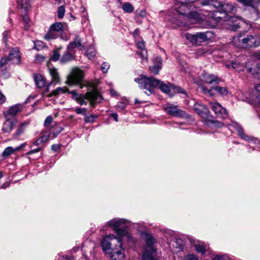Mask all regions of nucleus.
I'll list each match as a JSON object with an SVG mask.
<instances>
[{
  "label": "nucleus",
  "instance_id": "1",
  "mask_svg": "<svg viewBox=\"0 0 260 260\" xmlns=\"http://www.w3.org/2000/svg\"><path fill=\"white\" fill-rule=\"evenodd\" d=\"M129 223V221L124 219H113L108 222L107 224L112 228L118 236L109 235L105 237L102 241V248L104 251H109L112 260H125L124 248L122 247V238L126 237L128 241L133 240L127 231L120 227L123 224Z\"/></svg>",
  "mask_w": 260,
  "mask_h": 260
},
{
  "label": "nucleus",
  "instance_id": "2",
  "mask_svg": "<svg viewBox=\"0 0 260 260\" xmlns=\"http://www.w3.org/2000/svg\"><path fill=\"white\" fill-rule=\"evenodd\" d=\"M186 8V5L182 4L180 6L179 10L177 11L178 13L177 19L173 20V22L176 23L178 26H188L191 24L205 21V17H202L201 15L198 12H191L189 14L181 12V10H184Z\"/></svg>",
  "mask_w": 260,
  "mask_h": 260
},
{
  "label": "nucleus",
  "instance_id": "3",
  "mask_svg": "<svg viewBox=\"0 0 260 260\" xmlns=\"http://www.w3.org/2000/svg\"><path fill=\"white\" fill-rule=\"evenodd\" d=\"M194 111L203 119V121L208 126L213 125L215 127H221L223 123L214 120L210 115L208 108L201 103H197L193 106Z\"/></svg>",
  "mask_w": 260,
  "mask_h": 260
},
{
  "label": "nucleus",
  "instance_id": "4",
  "mask_svg": "<svg viewBox=\"0 0 260 260\" xmlns=\"http://www.w3.org/2000/svg\"><path fill=\"white\" fill-rule=\"evenodd\" d=\"M72 94V99L78 103L80 106L86 105V100H88L91 105L96 101H100L102 99L101 95L95 90L90 92H87L85 94H80L76 90L69 91Z\"/></svg>",
  "mask_w": 260,
  "mask_h": 260
},
{
  "label": "nucleus",
  "instance_id": "5",
  "mask_svg": "<svg viewBox=\"0 0 260 260\" xmlns=\"http://www.w3.org/2000/svg\"><path fill=\"white\" fill-rule=\"evenodd\" d=\"M224 15V13L219 11L218 10L214 12L207 11L203 14L207 25L212 28L225 24V22L227 21L225 17H223Z\"/></svg>",
  "mask_w": 260,
  "mask_h": 260
},
{
  "label": "nucleus",
  "instance_id": "6",
  "mask_svg": "<svg viewBox=\"0 0 260 260\" xmlns=\"http://www.w3.org/2000/svg\"><path fill=\"white\" fill-rule=\"evenodd\" d=\"M201 3L204 6H212L217 9L219 11L224 13L225 15L223 17H225V19L228 22L229 24L231 22H233L234 18L230 17L228 15L229 13L233 12L235 9V7L232 4L229 3L222 4L217 1L209 0L201 2Z\"/></svg>",
  "mask_w": 260,
  "mask_h": 260
},
{
  "label": "nucleus",
  "instance_id": "7",
  "mask_svg": "<svg viewBox=\"0 0 260 260\" xmlns=\"http://www.w3.org/2000/svg\"><path fill=\"white\" fill-rule=\"evenodd\" d=\"M134 80L139 84L141 88L147 90L145 92L148 95H150L153 92L154 88L157 87L159 83V80H156L153 77L142 76L140 78H135Z\"/></svg>",
  "mask_w": 260,
  "mask_h": 260
},
{
  "label": "nucleus",
  "instance_id": "8",
  "mask_svg": "<svg viewBox=\"0 0 260 260\" xmlns=\"http://www.w3.org/2000/svg\"><path fill=\"white\" fill-rule=\"evenodd\" d=\"M83 71L75 68L72 69L71 74L68 76L66 83L69 85H80V88L89 85V83L83 81Z\"/></svg>",
  "mask_w": 260,
  "mask_h": 260
},
{
  "label": "nucleus",
  "instance_id": "9",
  "mask_svg": "<svg viewBox=\"0 0 260 260\" xmlns=\"http://www.w3.org/2000/svg\"><path fill=\"white\" fill-rule=\"evenodd\" d=\"M238 40L244 48L256 47L260 45V37L256 34L240 36Z\"/></svg>",
  "mask_w": 260,
  "mask_h": 260
},
{
  "label": "nucleus",
  "instance_id": "10",
  "mask_svg": "<svg viewBox=\"0 0 260 260\" xmlns=\"http://www.w3.org/2000/svg\"><path fill=\"white\" fill-rule=\"evenodd\" d=\"M185 38L191 44L200 45L202 42L207 40L206 33L198 32L196 34L186 33L185 35Z\"/></svg>",
  "mask_w": 260,
  "mask_h": 260
},
{
  "label": "nucleus",
  "instance_id": "11",
  "mask_svg": "<svg viewBox=\"0 0 260 260\" xmlns=\"http://www.w3.org/2000/svg\"><path fill=\"white\" fill-rule=\"evenodd\" d=\"M209 105L217 117L222 119H225L227 117L228 113L226 109L219 103L217 102H210Z\"/></svg>",
  "mask_w": 260,
  "mask_h": 260
},
{
  "label": "nucleus",
  "instance_id": "12",
  "mask_svg": "<svg viewBox=\"0 0 260 260\" xmlns=\"http://www.w3.org/2000/svg\"><path fill=\"white\" fill-rule=\"evenodd\" d=\"M164 110L169 114L172 116H178V117H185L186 116V113L178 109L177 106H175L173 104L168 103L167 104L164 108Z\"/></svg>",
  "mask_w": 260,
  "mask_h": 260
},
{
  "label": "nucleus",
  "instance_id": "13",
  "mask_svg": "<svg viewBox=\"0 0 260 260\" xmlns=\"http://www.w3.org/2000/svg\"><path fill=\"white\" fill-rule=\"evenodd\" d=\"M22 106L20 104H16L11 107L8 110L4 112L6 119H10L11 117L15 116L18 113L22 111Z\"/></svg>",
  "mask_w": 260,
  "mask_h": 260
},
{
  "label": "nucleus",
  "instance_id": "14",
  "mask_svg": "<svg viewBox=\"0 0 260 260\" xmlns=\"http://www.w3.org/2000/svg\"><path fill=\"white\" fill-rule=\"evenodd\" d=\"M203 90L206 93H209L210 95H213L214 93L213 92V91L216 92L217 93H218L222 96L227 95L229 93V91L227 89V88L225 87H215L214 88H211L210 89H207L204 87H203Z\"/></svg>",
  "mask_w": 260,
  "mask_h": 260
},
{
  "label": "nucleus",
  "instance_id": "15",
  "mask_svg": "<svg viewBox=\"0 0 260 260\" xmlns=\"http://www.w3.org/2000/svg\"><path fill=\"white\" fill-rule=\"evenodd\" d=\"M20 58V52L18 48H14L10 51L9 56V60L13 64L19 63Z\"/></svg>",
  "mask_w": 260,
  "mask_h": 260
},
{
  "label": "nucleus",
  "instance_id": "16",
  "mask_svg": "<svg viewBox=\"0 0 260 260\" xmlns=\"http://www.w3.org/2000/svg\"><path fill=\"white\" fill-rule=\"evenodd\" d=\"M154 65L149 67L150 72L154 74H158L161 68L162 60L160 57L157 56L153 60Z\"/></svg>",
  "mask_w": 260,
  "mask_h": 260
},
{
  "label": "nucleus",
  "instance_id": "17",
  "mask_svg": "<svg viewBox=\"0 0 260 260\" xmlns=\"http://www.w3.org/2000/svg\"><path fill=\"white\" fill-rule=\"evenodd\" d=\"M203 81L206 83L211 84L213 83L218 84L220 79L217 76L209 74H205L203 75Z\"/></svg>",
  "mask_w": 260,
  "mask_h": 260
},
{
  "label": "nucleus",
  "instance_id": "18",
  "mask_svg": "<svg viewBox=\"0 0 260 260\" xmlns=\"http://www.w3.org/2000/svg\"><path fill=\"white\" fill-rule=\"evenodd\" d=\"M17 122V120L10 121L9 119H7L3 125L2 131L3 133L9 134Z\"/></svg>",
  "mask_w": 260,
  "mask_h": 260
},
{
  "label": "nucleus",
  "instance_id": "19",
  "mask_svg": "<svg viewBox=\"0 0 260 260\" xmlns=\"http://www.w3.org/2000/svg\"><path fill=\"white\" fill-rule=\"evenodd\" d=\"M145 241L146 245L145 250L148 249L149 251H155L153 247L155 240L151 235L146 234L145 235Z\"/></svg>",
  "mask_w": 260,
  "mask_h": 260
},
{
  "label": "nucleus",
  "instance_id": "20",
  "mask_svg": "<svg viewBox=\"0 0 260 260\" xmlns=\"http://www.w3.org/2000/svg\"><path fill=\"white\" fill-rule=\"evenodd\" d=\"M28 125V122L26 121H24L19 123L17 128L16 132L14 135V137L15 138H17L18 137L23 134Z\"/></svg>",
  "mask_w": 260,
  "mask_h": 260
},
{
  "label": "nucleus",
  "instance_id": "21",
  "mask_svg": "<svg viewBox=\"0 0 260 260\" xmlns=\"http://www.w3.org/2000/svg\"><path fill=\"white\" fill-rule=\"evenodd\" d=\"M83 47L81 43V40L79 36H76L74 40L71 42L68 46V49L69 50H73L76 48Z\"/></svg>",
  "mask_w": 260,
  "mask_h": 260
},
{
  "label": "nucleus",
  "instance_id": "22",
  "mask_svg": "<svg viewBox=\"0 0 260 260\" xmlns=\"http://www.w3.org/2000/svg\"><path fill=\"white\" fill-rule=\"evenodd\" d=\"M156 251L144 250L142 260H156Z\"/></svg>",
  "mask_w": 260,
  "mask_h": 260
},
{
  "label": "nucleus",
  "instance_id": "23",
  "mask_svg": "<svg viewBox=\"0 0 260 260\" xmlns=\"http://www.w3.org/2000/svg\"><path fill=\"white\" fill-rule=\"evenodd\" d=\"M233 125L236 128L239 135L243 139L246 140V141H249L250 140V138L248 136H247V135L244 134L243 129L240 125H239L237 123L234 122Z\"/></svg>",
  "mask_w": 260,
  "mask_h": 260
},
{
  "label": "nucleus",
  "instance_id": "24",
  "mask_svg": "<svg viewBox=\"0 0 260 260\" xmlns=\"http://www.w3.org/2000/svg\"><path fill=\"white\" fill-rule=\"evenodd\" d=\"M193 246L197 252L202 254L205 253V252L208 250V246L205 245L203 243H199L194 244Z\"/></svg>",
  "mask_w": 260,
  "mask_h": 260
},
{
  "label": "nucleus",
  "instance_id": "25",
  "mask_svg": "<svg viewBox=\"0 0 260 260\" xmlns=\"http://www.w3.org/2000/svg\"><path fill=\"white\" fill-rule=\"evenodd\" d=\"M248 71L251 73L254 77L260 79V66L258 65L255 66L254 68H249Z\"/></svg>",
  "mask_w": 260,
  "mask_h": 260
},
{
  "label": "nucleus",
  "instance_id": "26",
  "mask_svg": "<svg viewBox=\"0 0 260 260\" xmlns=\"http://www.w3.org/2000/svg\"><path fill=\"white\" fill-rule=\"evenodd\" d=\"M36 84L39 88H42L45 85V80L44 77L40 75H37L35 77Z\"/></svg>",
  "mask_w": 260,
  "mask_h": 260
},
{
  "label": "nucleus",
  "instance_id": "27",
  "mask_svg": "<svg viewBox=\"0 0 260 260\" xmlns=\"http://www.w3.org/2000/svg\"><path fill=\"white\" fill-rule=\"evenodd\" d=\"M49 72L52 79L51 83L48 85V86H50L53 82H58L59 80L58 74L55 68L49 69Z\"/></svg>",
  "mask_w": 260,
  "mask_h": 260
},
{
  "label": "nucleus",
  "instance_id": "28",
  "mask_svg": "<svg viewBox=\"0 0 260 260\" xmlns=\"http://www.w3.org/2000/svg\"><path fill=\"white\" fill-rule=\"evenodd\" d=\"M58 36L54 30L50 28L47 33L45 35L44 39L46 40L49 41L50 40L56 39Z\"/></svg>",
  "mask_w": 260,
  "mask_h": 260
},
{
  "label": "nucleus",
  "instance_id": "29",
  "mask_svg": "<svg viewBox=\"0 0 260 260\" xmlns=\"http://www.w3.org/2000/svg\"><path fill=\"white\" fill-rule=\"evenodd\" d=\"M69 91L68 90L66 87H59L57 88L55 90H53L49 95V96L50 97L52 95L57 96L61 93H63L65 92L69 93Z\"/></svg>",
  "mask_w": 260,
  "mask_h": 260
},
{
  "label": "nucleus",
  "instance_id": "30",
  "mask_svg": "<svg viewBox=\"0 0 260 260\" xmlns=\"http://www.w3.org/2000/svg\"><path fill=\"white\" fill-rule=\"evenodd\" d=\"M71 50H69L64 53L61 58H60V62L62 63H67L73 59V56L69 52Z\"/></svg>",
  "mask_w": 260,
  "mask_h": 260
},
{
  "label": "nucleus",
  "instance_id": "31",
  "mask_svg": "<svg viewBox=\"0 0 260 260\" xmlns=\"http://www.w3.org/2000/svg\"><path fill=\"white\" fill-rule=\"evenodd\" d=\"M21 146L17 147L15 149H14L12 147H8L4 150L3 153V156L5 157H8L12 154L15 151L19 150Z\"/></svg>",
  "mask_w": 260,
  "mask_h": 260
},
{
  "label": "nucleus",
  "instance_id": "32",
  "mask_svg": "<svg viewBox=\"0 0 260 260\" xmlns=\"http://www.w3.org/2000/svg\"><path fill=\"white\" fill-rule=\"evenodd\" d=\"M138 54L141 58V62L144 64L147 63V51L146 49H142L140 51H138Z\"/></svg>",
  "mask_w": 260,
  "mask_h": 260
},
{
  "label": "nucleus",
  "instance_id": "33",
  "mask_svg": "<svg viewBox=\"0 0 260 260\" xmlns=\"http://www.w3.org/2000/svg\"><path fill=\"white\" fill-rule=\"evenodd\" d=\"M173 85L172 84H170L168 85L165 84L159 81V85L157 86L163 92L165 93L169 92L171 89H172Z\"/></svg>",
  "mask_w": 260,
  "mask_h": 260
},
{
  "label": "nucleus",
  "instance_id": "34",
  "mask_svg": "<svg viewBox=\"0 0 260 260\" xmlns=\"http://www.w3.org/2000/svg\"><path fill=\"white\" fill-rule=\"evenodd\" d=\"M50 28L56 32L57 34H59V32L62 31L63 28V23L61 22H58L54 23L50 26Z\"/></svg>",
  "mask_w": 260,
  "mask_h": 260
},
{
  "label": "nucleus",
  "instance_id": "35",
  "mask_svg": "<svg viewBox=\"0 0 260 260\" xmlns=\"http://www.w3.org/2000/svg\"><path fill=\"white\" fill-rule=\"evenodd\" d=\"M232 68L236 70L238 72L243 71L244 70V66L243 64H241L237 62H233L231 63Z\"/></svg>",
  "mask_w": 260,
  "mask_h": 260
},
{
  "label": "nucleus",
  "instance_id": "36",
  "mask_svg": "<svg viewBox=\"0 0 260 260\" xmlns=\"http://www.w3.org/2000/svg\"><path fill=\"white\" fill-rule=\"evenodd\" d=\"M85 54L89 59H92L95 55V50L93 47H89Z\"/></svg>",
  "mask_w": 260,
  "mask_h": 260
},
{
  "label": "nucleus",
  "instance_id": "37",
  "mask_svg": "<svg viewBox=\"0 0 260 260\" xmlns=\"http://www.w3.org/2000/svg\"><path fill=\"white\" fill-rule=\"evenodd\" d=\"M122 8L126 13H132L134 10V7L128 3H124L122 5Z\"/></svg>",
  "mask_w": 260,
  "mask_h": 260
},
{
  "label": "nucleus",
  "instance_id": "38",
  "mask_svg": "<svg viewBox=\"0 0 260 260\" xmlns=\"http://www.w3.org/2000/svg\"><path fill=\"white\" fill-rule=\"evenodd\" d=\"M60 49V48H58L57 49L54 50L52 52V54L50 56V59L53 61H57L59 59L60 57V53L59 52V50Z\"/></svg>",
  "mask_w": 260,
  "mask_h": 260
},
{
  "label": "nucleus",
  "instance_id": "39",
  "mask_svg": "<svg viewBox=\"0 0 260 260\" xmlns=\"http://www.w3.org/2000/svg\"><path fill=\"white\" fill-rule=\"evenodd\" d=\"M96 118H97V116L95 115H87L86 114L85 115L84 120L86 123L93 122L95 121V120Z\"/></svg>",
  "mask_w": 260,
  "mask_h": 260
},
{
  "label": "nucleus",
  "instance_id": "40",
  "mask_svg": "<svg viewBox=\"0 0 260 260\" xmlns=\"http://www.w3.org/2000/svg\"><path fill=\"white\" fill-rule=\"evenodd\" d=\"M9 62H10L9 60V58H2L0 61V68L2 70H4L5 69V66Z\"/></svg>",
  "mask_w": 260,
  "mask_h": 260
},
{
  "label": "nucleus",
  "instance_id": "41",
  "mask_svg": "<svg viewBox=\"0 0 260 260\" xmlns=\"http://www.w3.org/2000/svg\"><path fill=\"white\" fill-rule=\"evenodd\" d=\"M58 16L59 18H62L64 16L65 13V9L64 6H61L58 8Z\"/></svg>",
  "mask_w": 260,
  "mask_h": 260
},
{
  "label": "nucleus",
  "instance_id": "42",
  "mask_svg": "<svg viewBox=\"0 0 260 260\" xmlns=\"http://www.w3.org/2000/svg\"><path fill=\"white\" fill-rule=\"evenodd\" d=\"M74 111L78 114H82L85 115L86 114V109L81 108H76L74 109Z\"/></svg>",
  "mask_w": 260,
  "mask_h": 260
},
{
  "label": "nucleus",
  "instance_id": "43",
  "mask_svg": "<svg viewBox=\"0 0 260 260\" xmlns=\"http://www.w3.org/2000/svg\"><path fill=\"white\" fill-rule=\"evenodd\" d=\"M110 68L109 63L107 62H104L101 66V70L104 73H106Z\"/></svg>",
  "mask_w": 260,
  "mask_h": 260
},
{
  "label": "nucleus",
  "instance_id": "44",
  "mask_svg": "<svg viewBox=\"0 0 260 260\" xmlns=\"http://www.w3.org/2000/svg\"><path fill=\"white\" fill-rule=\"evenodd\" d=\"M172 89L174 90L175 92L179 93H183V94H185L186 95H187L186 91L184 89L181 88V87H175V86H173Z\"/></svg>",
  "mask_w": 260,
  "mask_h": 260
},
{
  "label": "nucleus",
  "instance_id": "45",
  "mask_svg": "<svg viewBox=\"0 0 260 260\" xmlns=\"http://www.w3.org/2000/svg\"><path fill=\"white\" fill-rule=\"evenodd\" d=\"M184 260H199V258L194 254H189L185 256Z\"/></svg>",
  "mask_w": 260,
  "mask_h": 260
},
{
  "label": "nucleus",
  "instance_id": "46",
  "mask_svg": "<svg viewBox=\"0 0 260 260\" xmlns=\"http://www.w3.org/2000/svg\"><path fill=\"white\" fill-rule=\"evenodd\" d=\"M238 2L242 4L244 6H251L252 4L253 0H237Z\"/></svg>",
  "mask_w": 260,
  "mask_h": 260
},
{
  "label": "nucleus",
  "instance_id": "47",
  "mask_svg": "<svg viewBox=\"0 0 260 260\" xmlns=\"http://www.w3.org/2000/svg\"><path fill=\"white\" fill-rule=\"evenodd\" d=\"M45 59V58L43 55L38 54L36 55L35 61L37 63H41L44 61Z\"/></svg>",
  "mask_w": 260,
  "mask_h": 260
},
{
  "label": "nucleus",
  "instance_id": "48",
  "mask_svg": "<svg viewBox=\"0 0 260 260\" xmlns=\"http://www.w3.org/2000/svg\"><path fill=\"white\" fill-rule=\"evenodd\" d=\"M53 118L51 116H48L46 117L44 121L45 126H49L52 122Z\"/></svg>",
  "mask_w": 260,
  "mask_h": 260
},
{
  "label": "nucleus",
  "instance_id": "49",
  "mask_svg": "<svg viewBox=\"0 0 260 260\" xmlns=\"http://www.w3.org/2000/svg\"><path fill=\"white\" fill-rule=\"evenodd\" d=\"M254 94L256 98L260 96V84H257L255 86Z\"/></svg>",
  "mask_w": 260,
  "mask_h": 260
},
{
  "label": "nucleus",
  "instance_id": "50",
  "mask_svg": "<svg viewBox=\"0 0 260 260\" xmlns=\"http://www.w3.org/2000/svg\"><path fill=\"white\" fill-rule=\"evenodd\" d=\"M212 260H228V258L225 255H217Z\"/></svg>",
  "mask_w": 260,
  "mask_h": 260
},
{
  "label": "nucleus",
  "instance_id": "51",
  "mask_svg": "<svg viewBox=\"0 0 260 260\" xmlns=\"http://www.w3.org/2000/svg\"><path fill=\"white\" fill-rule=\"evenodd\" d=\"M49 136V135L48 133H47L46 134L42 136L39 138L41 140V141H42V142L44 143V142H46L48 140Z\"/></svg>",
  "mask_w": 260,
  "mask_h": 260
},
{
  "label": "nucleus",
  "instance_id": "52",
  "mask_svg": "<svg viewBox=\"0 0 260 260\" xmlns=\"http://www.w3.org/2000/svg\"><path fill=\"white\" fill-rule=\"evenodd\" d=\"M137 48L141 50L145 49L144 48V43L143 41L138 42L137 43Z\"/></svg>",
  "mask_w": 260,
  "mask_h": 260
},
{
  "label": "nucleus",
  "instance_id": "53",
  "mask_svg": "<svg viewBox=\"0 0 260 260\" xmlns=\"http://www.w3.org/2000/svg\"><path fill=\"white\" fill-rule=\"evenodd\" d=\"M252 57L255 59H260V50L254 52L252 55Z\"/></svg>",
  "mask_w": 260,
  "mask_h": 260
},
{
  "label": "nucleus",
  "instance_id": "54",
  "mask_svg": "<svg viewBox=\"0 0 260 260\" xmlns=\"http://www.w3.org/2000/svg\"><path fill=\"white\" fill-rule=\"evenodd\" d=\"M23 20L24 22V23H25V29H28V22H29V19L27 17V16H24L23 17Z\"/></svg>",
  "mask_w": 260,
  "mask_h": 260
},
{
  "label": "nucleus",
  "instance_id": "55",
  "mask_svg": "<svg viewBox=\"0 0 260 260\" xmlns=\"http://www.w3.org/2000/svg\"><path fill=\"white\" fill-rule=\"evenodd\" d=\"M41 150V149L40 148V147H38V148L37 149H32V150H30L29 151H28L27 154H28V155H30V154H34L35 153H37V152H39L40 150Z\"/></svg>",
  "mask_w": 260,
  "mask_h": 260
},
{
  "label": "nucleus",
  "instance_id": "56",
  "mask_svg": "<svg viewBox=\"0 0 260 260\" xmlns=\"http://www.w3.org/2000/svg\"><path fill=\"white\" fill-rule=\"evenodd\" d=\"M60 145L59 144H53L51 146V149L54 151H57L59 149Z\"/></svg>",
  "mask_w": 260,
  "mask_h": 260
},
{
  "label": "nucleus",
  "instance_id": "57",
  "mask_svg": "<svg viewBox=\"0 0 260 260\" xmlns=\"http://www.w3.org/2000/svg\"><path fill=\"white\" fill-rule=\"evenodd\" d=\"M125 106H126L125 104L122 102L118 103V104L117 105V108H119L121 110L124 109L125 108Z\"/></svg>",
  "mask_w": 260,
  "mask_h": 260
},
{
  "label": "nucleus",
  "instance_id": "58",
  "mask_svg": "<svg viewBox=\"0 0 260 260\" xmlns=\"http://www.w3.org/2000/svg\"><path fill=\"white\" fill-rule=\"evenodd\" d=\"M111 116L116 121H118V115L116 113H112Z\"/></svg>",
  "mask_w": 260,
  "mask_h": 260
},
{
  "label": "nucleus",
  "instance_id": "59",
  "mask_svg": "<svg viewBox=\"0 0 260 260\" xmlns=\"http://www.w3.org/2000/svg\"><path fill=\"white\" fill-rule=\"evenodd\" d=\"M41 143H42V141H41V140L40 139V138H38L35 142H34V144L36 145H39L40 144H41Z\"/></svg>",
  "mask_w": 260,
  "mask_h": 260
},
{
  "label": "nucleus",
  "instance_id": "60",
  "mask_svg": "<svg viewBox=\"0 0 260 260\" xmlns=\"http://www.w3.org/2000/svg\"><path fill=\"white\" fill-rule=\"evenodd\" d=\"M10 185V183L9 182H6V183H4L1 186V187L2 188H7V187H8Z\"/></svg>",
  "mask_w": 260,
  "mask_h": 260
},
{
  "label": "nucleus",
  "instance_id": "61",
  "mask_svg": "<svg viewBox=\"0 0 260 260\" xmlns=\"http://www.w3.org/2000/svg\"><path fill=\"white\" fill-rule=\"evenodd\" d=\"M110 93L112 96H116L117 95L116 92L112 89L110 90Z\"/></svg>",
  "mask_w": 260,
  "mask_h": 260
},
{
  "label": "nucleus",
  "instance_id": "62",
  "mask_svg": "<svg viewBox=\"0 0 260 260\" xmlns=\"http://www.w3.org/2000/svg\"><path fill=\"white\" fill-rule=\"evenodd\" d=\"M139 30L138 29H136L134 31V35L135 36H138L139 35Z\"/></svg>",
  "mask_w": 260,
  "mask_h": 260
},
{
  "label": "nucleus",
  "instance_id": "63",
  "mask_svg": "<svg viewBox=\"0 0 260 260\" xmlns=\"http://www.w3.org/2000/svg\"><path fill=\"white\" fill-rule=\"evenodd\" d=\"M146 12L145 11H141L140 13V16L144 17L145 16Z\"/></svg>",
  "mask_w": 260,
  "mask_h": 260
},
{
  "label": "nucleus",
  "instance_id": "64",
  "mask_svg": "<svg viewBox=\"0 0 260 260\" xmlns=\"http://www.w3.org/2000/svg\"><path fill=\"white\" fill-rule=\"evenodd\" d=\"M256 100L258 105L260 106V95L259 96V97L256 98Z\"/></svg>",
  "mask_w": 260,
  "mask_h": 260
}]
</instances>
